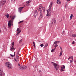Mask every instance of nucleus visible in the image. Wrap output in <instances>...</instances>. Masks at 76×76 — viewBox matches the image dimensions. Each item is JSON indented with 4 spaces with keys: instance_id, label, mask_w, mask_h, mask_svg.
I'll use <instances>...</instances> for the list:
<instances>
[{
    "instance_id": "31",
    "label": "nucleus",
    "mask_w": 76,
    "mask_h": 76,
    "mask_svg": "<svg viewBox=\"0 0 76 76\" xmlns=\"http://www.w3.org/2000/svg\"><path fill=\"white\" fill-rule=\"evenodd\" d=\"M40 46L42 47H43V46H44V45L42 44L40 45Z\"/></svg>"
},
{
    "instance_id": "52",
    "label": "nucleus",
    "mask_w": 76,
    "mask_h": 76,
    "mask_svg": "<svg viewBox=\"0 0 76 76\" xmlns=\"http://www.w3.org/2000/svg\"><path fill=\"white\" fill-rule=\"evenodd\" d=\"M3 75L4 76L5 75V73H4L3 74Z\"/></svg>"
},
{
    "instance_id": "18",
    "label": "nucleus",
    "mask_w": 76,
    "mask_h": 76,
    "mask_svg": "<svg viewBox=\"0 0 76 76\" xmlns=\"http://www.w3.org/2000/svg\"><path fill=\"white\" fill-rule=\"evenodd\" d=\"M38 10V12H39V11H40V13H42V10L38 9V10Z\"/></svg>"
},
{
    "instance_id": "25",
    "label": "nucleus",
    "mask_w": 76,
    "mask_h": 76,
    "mask_svg": "<svg viewBox=\"0 0 76 76\" xmlns=\"http://www.w3.org/2000/svg\"><path fill=\"white\" fill-rule=\"evenodd\" d=\"M54 50V49H52L51 50V53H53V52H54V50Z\"/></svg>"
},
{
    "instance_id": "9",
    "label": "nucleus",
    "mask_w": 76,
    "mask_h": 76,
    "mask_svg": "<svg viewBox=\"0 0 76 76\" xmlns=\"http://www.w3.org/2000/svg\"><path fill=\"white\" fill-rule=\"evenodd\" d=\"M29 3H31V1H27L26 2V3L27 4H26V6H29Z\"/></svg>"
},
{
    "instance_id": "26",
    "label": "nucleus",
    "mask_w": 76,
    "mask_h": 76,
    "mask_svg": "<svg viewBox=\"0 0 76 76\" xmlns=\"http://www.w3.org/2000/svg\"><path fill=\"white\" fill-rule=\"evenodd\" d=\"M19 50H18L17 52V56H18V55H19Z\"/></svg>"
},
{
    "instance_id": "59",
    "label": "nucleus",
    "mask_w": 76,
    "mask_h": 76,
    "mask_svg": "<svg viewBox=\"0 0 76 76\" xmlns=\"http://www.w3.org/2000/svg\"><path fill=\"white\" fill-rule=\"evenodd\" d=\"M37 11H35V12H37Z\"/></svg>"
},
{
    "instance_id": "6",
    "label": "nucleus",
    "mask_w": 76,
    "mask_h": 76,
    "mask_svg": "<svg viewBox=\"0 0 76 76\" xmlns=\"http://www.w3.org/2000/svg\"><path fill=\"white\" fill-rule=\"evenodd\" d=\"M23 8H24V7H20L18 11L20 13H21V11L22 10V9H23Z\"/></svg>"
},
{
    "instance_id": "12",
    "label": "nucleus",
    "mask_w": 76,
    "mask_h": 76,
    "mask_svg": "<svg viewBox=\"0 0 76 76\" xmlns=\"http://www.w3.org/2000/svg\"><path fill=\"white\" fill-rule=\"evenodd\" d=\"M57 3L58 4H61V1L59 0H57Z\"/></svg>"
},
{
    "instance_id": "11",
    "label": "nucleus",
    "mask_w": 76,
    "mask_h": 76,
    "mask_svg": "<svg viewBox=\"0 0 76 76\" xmlns=\"http://www.w3.org/2000/svg\"><path fill=\"white\" fill-rule=\"evenodd\" d=\"M21 31L22 30H20L18 32L17 34H16L17 36H18V35H19V34H20Z\"/></svg>"
},
{
    "instance_id": "55",
    "label": "nucleus",
    "mask_w": 76,
    "mask_h": 76,
    "mask_svg": "<svg viewBox=\"0 0 76 76\" xmlns=\"http://www.w3.org/2000/svg\"><path fill=\"white\" fill-rule=\"evenodd\" d=\"M39 72L40 73V72H41V70H39Z\"/></svg>"
},
{
    "instance_id": "43",
    "label": "nucleus",
    "mask_w": 76,
    "mask_h": 76,
    "mask_svg": "<svg viewBox=\"0 0 76 76\" xmlns=\"http://www.w3.org/2000/svg\"><path fill=\"white\" fill-rule=\"evenodd\" d=\"M60 42V41H56V43H59Z\"/></svg>"
},
{
    "instance_id": "14",
    "label": "nucleus",
    "mask_w": 76,
    "mask_h": 76,
    "mask_svg": "<svg viewBox=\"0 0 76 76\" xmlns=\"http://www.w3.org/2000/svg\"><path fill=\"white\" fill-rule=\"evenodd\" d=\"M72 37H76V34H73L72 35Z\"/></svg>"
},
{
    "instance_id": "32",
    "label": "nucleus",
    "mask_w": 76,
    "mask_h": 76,
    "mask_svg": "<svg viewBox=\"0 0 76 76\" xmlns=\"http://www.w3.org/2000/svg\"><path fill=\"white\" fill-rule=\"evenodd\" d=\"M42 18V17H40V16H39V18H38V19L39 20H40V19H41Z\"/></svg>"
},
{
    "instance_id": "45",
    "label": "nucleus",
    "mask_w": 76,
    "mask_h": 76,
    "mask_svg": "<svg viewBox=\"0 0 76 76\" xmlns=\"http://www.w3.org/2000/svg\"><path fill=\"white\" fill-rule=\"evenodd\" d=\"M72 44H75V41H73L72 42Z\"/></svg>"
},
{
    "instance_id": "3",
    "label": "nucleus",
    "mask_w": 76,
    "mask_h": 76,
    "mask_svg": "<svg viewBox=\"0 0 76 76\" xmlns=\"http://www.w3.org/2000/svg\"><path fill=\"white\" fill-rule=\"evenodd\" d=\"M52 64H53V65L54 66L56 70L57 71L58 70V69L59 68V66L58 65V64L54 62H52Z\"/></svg>"
},
{
    "instance_id": "36",
    "label": "nucleus",
    "mask_w": 76,
    "mask_h": 76,
    "mask_svg": "<svg viewBox=\"0 0 76 76\" xmlns=\"http://www.w3.org/2000/svg\"><path fill=\"white\" fill-rule=\"evenodd\" d=\"M62 67L63 69H65V66H64V65H63Z\"/></svg>"
},
{
    "instance_id": "15",
    "label": "nucleus",
    "mask_w": 76,
    "mask_h": 76,
    "mask_svg": "<svg viewBox=\"0 0 76 76\" xmlns=\"http://www.w3.org/2000/svg\"><path fill=\"white\" fill-rule=\"evenodd\" d=\"M11 25H12V24L8 23V26L9 28H11Z\"/></svg>"
},
{
    "instance_id": "5",
    "label": "nucleus",
    "mask_w": 76,
    "mask_h": 76,
    "mask_svg": "<svg viewBox=\"0 0 76 76\" xmlns=\"http://www.w3.org/2000/svg\"><path fill=\"white\" fill-rule=\"evenodd\" d=\"M59 47L61 50V52L60 53V54L59 55V57H61V56L62 55V54H63V50H62V48H61V47L60 46Z\"/></svg>"
},
{
    "instance_id": "60",
    "label": "nucleus",
    "mask_w": 76,
    "mask_h": 76,
    "mask_svg": "<svg viewBox=\"0 0 76 76\" xmlns=\"http://www.w3.org/2000/svg\"><path fill=\"white\" fill-rule=\"evenodd\" d=\"M14 59H16V58H15Z\"/></svg>"
},
{
    "instance_id": "38",
    "label": "nucleus",
    "mask_w": 76,
    "mask_h": 76,
    "mask_svg": "<svg viewBox=\"0 0 76 76\" xmlns=\"http://www.w3.org/2000/svg\"><path fill=\"white\" fill-rule=\"evenodd\" d=\"M57 44H56V45H55V46H54V47H57L58 46V45H57Z\"/></svg>"
},
{
    "instance_id": "22",
    "label": "nucleus",
    "mask_w": 76,
    "mask_h": 76,
    "mask_svg": "<svg viewBox=\"0 0 76 76\" xmlns=\"http://www.w3.org/2000/svg\"><path fill=\"white\" fill-rule=\"evenodd\" d=\"M19 69H22V66H20V67H19Z\"/></svg>"
},
{
    "instance_id": "40",
    "label": "nucleus",
    "mask_w": 76,
    "mask_h": 76,
    "mask_svg": "<svg viewBox=\"0 0 76 76\" xmlns=\"http://www.w3.org/2000/svg\"><path fill=\"white\" fill-rule=\"evenodd\" d=\"M72 62H73V61L72 60H70V62L71 63H72Z\"/></svg>"
},
{
    "instance_id": "61",
    "label": "nucleus",
    "mask_w": 76,
    "mask_h": 76,
    "mask_svg": "<svg viewBox=\"0 0 76 76\" xmlns=\"http://www.w3.org/2000/svg\"><path fill=\"white\" fill-rule=\"evenodd\" d=\"M1 32V31L0 30V33Z\"/></svg>"
},
{
    "instance_id": "28",
    "label": "nucleus",
    "mask_w": 76,
    "mask_h": 76,
    "mask_svg": "<svg viewBox=\"0 0 76 76\" xmlns=\"http://www.w3.org/2000/svg\"><path fill=\"white\" fill-rule=\"evenodd\" d=\"M23 22V20L20 21V22H18V24H19V23H22Z\"/></svg>"
},
{
    "instance_id": "34",
    "label": "nucleus",
    "mask_w": 76,
    "mask_h": 76,
    "mask_svg": "<svg viewBox=\"0 0 76 76\" xmlns=\"http://www.w3.org/2000/svg\"><path fill=\"white\" fill-rule=\"evenodd\" d=\"M33 46L34 47H35V42H33Z\"/></svg>"
},
{
    "instance_id": "33",
    "label": "nucleus",
    "mask_w": 76,
    "mask_h": 76,
    "mask_svg": "<svg viewBox=\"0 0 76 76\" xmlns=\"http://www.w3.org/2000/svg\"><path fill=\"white\" fill-rule=\"evenodd\" d=\"M42 7L40 6L39 7V9H42Z\"/></svg>"
},
{
    "instance_id": "46",
    "label": "nucleus",
    "mask_w": 76,
    "mask_h": 76,
    "mask_svg": "<svg viewBox=\"0 0 76 76\" xmlns=\"http://www.w3.org/2000/svg\"><path fill=\"white\" fill-rule=\"evenodd\" d=\"M34 18L35 19L36 18H37V17H36V15H35V16L34 15Z\"/></svg>"
},
{
    "instance_id": "50",
    "label": "nucleus",
    "mask_w": 76,
    "mask_h": 76,
    "mask_svg": "<svg viewBox=\"0 0 76 76\" xmlns=\"http://www.w3.org/2000/svg\"><path fill=\"white\" fill-rule=\"evenodd\" d=\"M63 34H64V31H63L62 32Z\"/></svg>"
},
{
    "instance_id": "29",
    "label": "nucleus",
    "mask_w": 76,
    "mask_h": 76,
    "mask_svg": "<svg viewBox=\"0 0 76 76\" xmlns=\"http://www.w3.org/2000/svg\"><path fill=\"white\" fill-rule=\"evenodd\" d=\"M19 31H20V29H19V28H17V31H18V32H19Z\"/></svg>"
},
{
    "instance_id": "1",
    "label": "nucleus",
    "mask_w": 76,
    "mask_h": 76,
    "mask_svg": "<svg viewBox=\"0 0 76 76\" xmlns=\"http://www.w3.org/2000/svg\"><path fill=\"white\" fill-rule=\"evenodd\" d=\"M52 6L53 3L51 2L50 4V5L49 6L48 9L47 10V13L46 15V16H48V17H49V16H50V15H51V12H51V7Z\"/></svg>"
},
{
    "instance_id": "63",
    "label": "nucleus",
    "mask_w": 76,
    "mask_h": 76,
    "mask_svg": "<svg viewBox=\"0 0 76 76\" xmlns=\"http://www.w3.org/2000/svg\"><path fill=\"white\" fill-rule=\"evenodd\" d=\"M5 28H6V27L5 26Z\"/></svg>"
},
{
    "instance_id": "47",
    "label": "nucleus",
    "mask_w": 76,
    "mask_h": 76,
    "mask_svg": "<svg viewBox=\"0 0 76 76\" xmlns=\"http://www.w3.org/2000/svg\"><path fill=\"white\" fill-rule=\"evenodd\" d=\"M10 56H11V57H13V56L11 54H10Z\"/></svg>"
},
{
    "instance_id": "44",
    "label": "nucleus",
    "mask_w": 76,
    "mask_h": 76,
    "mask_svg": "<svg viewBox=\"0 0 76 76\" xmlns=\"http://www.w3.org/2000/svg\"><path fill=\"white\" fill-rule=\"evenodd\" d=\"M70 58H71V57L70 56L69 57V58H68V60H70Z\"/></svg>"
},
{
    "instance_id": "56",
    "label": "nucleus",
    "mask_w": 76,
    "mask_h": 76,
    "mask_svg": "<svg viewBox=\"0 0 76 76\" xmlns=\"http://www.w3.org/2000/svg\"><path fill=\"white\" fill-rule=\"evenodd\" d=\"M67 1H69L70 0H66Z\"/></svg>"
},
{
    "instance_id": "35",
    "label": "nucleus",
    "mask_w": 76,
    "mask_h": 76,
    "mask_svg": "<svg viewBox=\"0 0 76 76\" xmlns=\"http://www.w3.org/2000/svg\"><path fill=\"white\" fill-rule=\"evenodd\" d=\"M22 41V39H21L19 41V43H20Z\"/></svg>"
},
{
    "instance_id": "20",
    "label": "nucleus",
    "mask_w": 76,
    "mask_h": 76,
    "mask_svg": "<svg viewBox=\"0 0 76 76\" xmlns=\"http://www.w3.org/2000/svg\"><path fill=\"white\" fill-rule=\"evenodd\" d=\"M72 18H73V14H72L70 16V20H72Z\"/></svg>"
},
{
    "instance_id": "30",
    "label": "nucleus",
    "mask_w": 76,
    "mask_h": 76,
    "mask_svg": "<svg viewBox=\"0 0 76 76\" xmlns=\"http://www.w3.org/2000/svg\"><path fill=\"white\" fill-rule=\"evenodd\" d=\"M57 44V41H55V42H54V44Z\"/></svg>"
},
{
    "instance_id": "54",
    "label": "nucleus",
    "mask_w": 76,
    "mask_h": 76,
    "mask_svg": "<svg viewBox=\"0 0 76 76\" xmlns=\"http://www.w3.org/2000/svg\"><path fill=\"white\" fill-rule=\"evenodd\" d=\"M15 61H17V60H16V59H15Z\"/></svg>"
},
{
    "instance_id": "49",
    "label": "nucleus",
    "mask_w": 76,
    "mask_h": 76,
    "mask_svg": "<svg viewBox=\"0 0 76 76\" xmlns=\"http://www.w3.org/2000/svg\"><path fill=\"white\" fill-rule=\"evenodd\" d=\"M54 49V50H56V47H55V48H54V49Z\"/></svg>"
},
{
    "instance_id": "21",
    "label": "nucleus",
    "mask_w": 76,
    "mask_h": 76,
    "mask_svg": "<svg viewBox=\"0 0 76 76\" xmlns=\"http://www.w3.org/2000/svg\"><path fill=\"white\" fill-rule=\"evenodd\" d=\"M8 23L10 24H12V21H11V20L9 21Z\"/></svg>"
},
{
    "instance_id": "8",
    "label": "nucleus",
    "mask_w": 76,
    "mask_h": 76,
    "mask_svg": "<svg viewBox=\"0 0 76 76\" xmlns=\"http://www.w3.org/2000/svg\"><path fill=\"white\" fill-rule=\"evenodd\" d=\"M27 68V67L25 66H22V70L24 69H26Z\"/></svg>"
},
{
    "instance_id": "2",
    "label": "nucleus",
    "mask_w": 76,
    "mask_h": 76,
    "mask_svg": "<svg viewBox=\"0 0 76 76\" xmlns=\"http://www.w3.org/2000/svg\"><path fill=\"white\" fill-rule=\"evenodd\" d=\"M5 65L6 67L9 69H12V65L9 62H6L5 64Z\"/></svg>"
},
{
    "instance_id": "62",
    "label": "nucleus",
    "mask_w": 76,
    "mask_h": 76,
    "mask_svg": "<svg viewBox=\"0 0 76 76\" xmlns=\"http://www.w3.org/2000/svg\"><path fill=\"white\" fill-rule=\"evenodd\" d=\"M10 18H12V17L11 16H10Z\"/></svg>"
},
{
    "instance_id": "64",
    "label": "nucleus",
    "mask_w": 76,
    "mask_h": 76,
    "mask_svg": "<svg viewBox=\"0 0 76 76\" xmlns=\"http://www.w3.org/2000/svg\"><path fill=\"white\" fill-rule=\"evenodd\" d=\"M16 0H14V1H15Z\"/></svg>"
},
{
    "instance_id": "39",
    "label": "nucleus",
    "mask_w": 76,
    "mask_h": 76,
    "mask_svg": "<svg viewBox=\"0 0 76 76\" xmlns=\"http://www.w3.org/2000/svg\"><path fill=\"white\" fill-rule=\"evenodd\" d=\"M6 10L7 12H8V11H9V8H8L7 9H6Z\"/></svg>"
},
{
    "instance_id": "24",
    "label": "nucleus",
    "mask_w": 76,
    "mask_h": 76,
    "mask_svg": "<svg viewBox=\"0 0 76 76\" xmlns=\"http://www.w3.org/2000/svg\"><path fill=\"white\" fill-rule=\"evenodd\" d=\"M61 71H64V69H63V67L61 66Z\"/></svg>"
},
{
    "instance_id": "42",
    "label": "nucleus",
    "mask_w": 76,
    "mask_h": 76,
    "mask_svg": "<svg viewBox=\"0 0 76 76\" xmlns=\"http://www.w3.org/2000/svg\"><path fill=\"white\" fill-rule=\"evenodd\" d=\"M15 52L14 53L13 57H15Z\"/></svg>"
},
{
    "instance_id": "48",
    "label": "nucleus",
    "mask_w": 76,
    "mask_h": 76,
    "mask_svg": "<svg viewBox=\"0 0 76 76\" xmlns=\"http://www.w3.org/2000/svg\"><path fill=\"white\" fill-rule=\"evenodd\" d=\"M67 7V4H66L65 6V7Z\"/></svg>"
},
{
    "instance_id": "4",
    "label": "nucleus",
    "mask_w": 76,
    "mask_h": 76,
    "mask_svg": "<svg viewBox=\"0 0 76 76\" xmlns=\"http://www.w3.org/2000/svg\"><path fill=\"white\" fill-rule=\"evenodd\" d=\"M14 46V42H13L12 43V47L10 48V50L13 51V50L14 49V50H15V49L14 48V47H13Z\"/></svg>"
},
{
    "instance_id": "17",
    "label": "nucleus",
    "mask_w": 76,
    "mask_h": 76,
    "mask_svg": "<svg viewBox=\"0 0 76 76\" xmlns=\"http://www.w3.org/2000/svg\"><path fill=\"white\" fill-rule=\"evenodd\" d=\"M40 16L42 17V18L43 17V14H42V13H40Z\"/></svg>"
},
{
    "instance_id": "7",
    "label": "nucleus",
    "mask_w": 76,
    "mask_h": 76,
    "mask_svg": "<svg viewBox=\"0 0 76 76\" xmlns=\"http://www.w3.org/2000/svg\"><path fill=\"white\" fill-rule=\"evenodd\" d=\"M6 0H4V1H1V3H2V4H4L5 3H6Z\"/></svg>"
},
{
    "instance_id": "37",
    "label": "nucleus",
    "mask_w": 76,
    "mask_h": 76,
    "mask_svg": "<svg viewBox=\"0 0 76 76\" xmlns=\"http://www.w3.org/2000/svg\"><path fill=\"white\" fill-rule=\"evenodd\" d=\"M45 8H44V9L43 10V12H45Z\"/></svg>"
},
{
    "instance_id": "41",
    "label": "nucleus",
    "mask_w": 76,
    "mask_h": 76,
    "mask_svg": "<svg viewBox=\"0 0 76 76\" xmlns=\"http://www.w3.org/2000/svg\"><path fill=\"white\" fill-rule=\"evenodd\" d=\"M47 46H48V45H46L45 46L44 48L47 47Z\"/></svg>"
},
{
    "instance_id": "19",
    "label": "nucleus",
    "mask_w": 76,
    "mask_h": 76,
    "mask_svg": "<svg viewBox=\"0 0 76 76\" xmlns=\"http://www.w3.org/2000/svg\"><path fill=\"white\" fill-rule=\"evenodd\" d=\"M15 18V16H12L11 18V20H13V19H14Z\"/></svg>"
},
{
    "instance_id": "13",
    "label": "nucleus",
    "mask_w": 76,
    "mask_h": 76,
    "mask_svg": "<svg viewBox=\"0 0 76 76\" xmlns=\"http://www.w3.org/2000/svg\"><path fill=\"white\" fill-rule=\"evenodd\" d=\"M2 73H3V70H2V69H1V68L0 69V73L1 75Z\"/></svg>"
},
{
    "instance_id": "27",
    "label": "nucleus",
    "mask_w": 76,
    "mask_h": 76,
    "mask_svg": "<svg viewBox=\"0 0 76 76\" xmlns=\"http://www.w3.org/2000/svg\"><path fill=\"white\" fill-rule=\"evenodd\" d=\"M16 58H17V60H18L19 59V56L18 55L17 56V55Z\"/></svg>"
},
{
    "instance_id": "53",
    "label": "nucleus",
    "mask_w": 76,
    "mask_h": 76,
    "mask_svg": "<svg viewBox=\"0 0 76 76\" xmlns=\"http://www.w3.org/2000/svg\"><path fill=\"white\" fill-rule=\"evenodd\" d=\"M15 61H17V60H16V59H15Z\"/></svg>"
},
{
    "instance_id": "58",
    "label": "nucleus",
    "mask_w": 76,
    "mask_h": 76,
    "mask_svg": "<svg viewBox=\"0 0 76 76\" xmlns=\"http://www.w3.org/2000/svg\"><path fill=\"white\" fill-rule=\"evenodd\" d=\"M0 76H2V75L0 74Z\"/></svg>"
},
{
    "instance_id": "23",
    "label": "nucleus",
    "mask_w": 76,
    "mask_h": 76,
    "mask_svg": "<svg viewBox=\"0 0 76 76\" xmlns=\"http://www.w3.org/2000/svg\"><path fill=\"white\" fill-rule=\"evenodd\" d=\"M52 23H51L50 24V26H53V22H52Z\"/></svg>"
},
{
    "instance_id": "10",
    "label": "nucleus",
    "mask_w": 76,
    "mask_h": 76,
    "mask_svg": "<svg viewBox=\"0 0 76 76\" xmlns=\"http://www.w3.org/2000/svg\"><path fill=\"white\" fill-rule=\"evenodd\" d=\"M52 20H53L54 22V25H56V19L55 18H53V19Z\"/></svg>"
},
{
    "instance_id": "51",
    "label": "nucleus",
    "mask_w": 76,
    "mask_h": 76,
    "mask_svg": "<svg viewBox=\"0 0 76 76\" xmlns=\"http://www.w3.org/2000/svg\"><path fill=\"white\" fill-rule=\"evenodd\" d=\"M18 66H20V64H18Z\"/></svg>"
},
{
    "instance_id": "57",
    "label": "nucleus",
    "mask_w": 76,
    "mask_h": 76,
    "mask_svg": "<svg viewBox=\"0 0 76 76\" xmlns=\"http://www.w3.org/2000/svg\"><path fill=\"white\" fill-rule=\"evenodd\" d=\"M34 48H36V47L35 46H34Z\"/></svg>"
},
{
    "instance_id": "16",
    "label": "nucleus",
    "mask_w": 76,
    "mask_h": 76,
    "mask_svg": "<svg viewBox=\"0 0 76 76\" xmlns=\"http://www.w3.org/2000/svg\"><path fill=\"white\" fill-rule=\"evenodd\" d=\"M5 16L7 18H9V14H8L7 15H5Z\"/></svg>"
}]
</instances>
